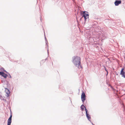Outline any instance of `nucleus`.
<instances>
[{
    "instance_id": "10",
    "label": "nucleus",
    "mask_w": 125,
    "mask_h": 125,
    "mask_svg": "<svg viewBox=\"0 0 125 125\" xmlns=\"http://www.w3.org/2000/svg\"><path fill=\"white\" fill-rule=\"evenodd\" d=\"M81 109H82V111H83L84 109V108H85V109L86 108L85 106L83 105H81Z\"/></svg>"
},
{
    "instance_id": "5",
    "label": "nucleus",
    "mask_w": 125,
    "mask_h": 125,
    "mask_svg": "<svg viewBox=\"0 0 125 125\" xmlns=\"http://www.w3.org/2000/svg\"><path fill=\"white\" fill-rule=\"evenodd\" d=\"M85 110L86 112V116L88 118V119L90 121L91 118V117L90 115H89L87 113L88 110H87L85 108Z\"/></svg>"
},
{
    "instance_id": "7",
    "label": "nucleus",
    "mask_w": 125,
    "mask_h": 125,
    "mask_svg": "<svg viewBox=\"0 0 125 125\" xmlns=\"http://www.w3.org/2000/svg\"><path fill=\"white\" fill-rule=\"evenodd\" d=\"M0 75H2L4 78H6L7 76V74L4 73L3 72H0Z\"/></svg>"
},
{
    "instance_id": "11",
    "label": "nucleus",
    "mask_w": 125,
    "mask_h": 125,
    "mask_svg": "<svg viewBox=\"0 0 125 125\" xmlns=\"http://www.w3.org/2000/svg\"><path fill=\"white\" fill-rule=\"evenodd\" d=\"M45 61L44 60H42L41 61V62H42V63L43 62H44Z\"/></svg>"
},
{
    "instance_id": "6",
    "label": "nucleus",
    "mask_w": 125,
    "mask_h": 125,
    "mask_svg": "<svg viewBox=\"0 0 125 125\" xmlns=\"http://www.w3.org/2000/svg\"><path fill=\"white\" fill-rule=\"evenodd\" d=\"M124 69L122 68L121 70L120 74L122 75V76L125 78V72L124 71Z\"/></svg>"
},
{
    "instance_id": "9",
    "label": "nucleus",
    "mask_w": 125,
    "mask_h": 125,
    "mask_svg": "<svg viewBox=\"0 0 125 125\" xmlns=\"http://www.w3.org/2000/svg\"><path fill=\"white\" fill-rule=\"evenodd\" d=\"M5 91L6 94H7V95L8 96L9 95L10 92V91H9V90L7 89H6Z\"/></svg>"
},
{
    "instance_id": "12",
    "label": "nucleus",
    "mask_w": 125,
    "mask_h": 125,
    "mask_svg": "<svg viewBox=\"0 0 125 125\" xmlns=\"http://www.w3.org/2000/svg\"><path fill=\"white\" fill-rule=\"evenodd\" d=\"M52 65H53V63L52 62Z\"/></svg>"
},
{
    "instance_id": "8",
    "label": "nucleus",
    "mask_w": 125,
    "mask_h": 125,
    "mask_svg": "<svg viewBox=\"0 0 125 125\" xmlns=\"http://www.w3.org/2000/svg\"><path fill=\"white\" fill-rule=\"evenodd\" d=\"M121 3V1L120 0H116L115 2V4L116 6H118L119 4H120Z\"/></svg>"
},
{
    "instance_id": "2",
    "label": "nucleus",
    "mask_w": 125,
    "mask_h": 125,
    "mask_svg": "<svg viewBox=\"0 0 125 125\" xmlns=\"http://www.w3.org/2000/svg\"><path fill=\"white\" fill-rule=\"evenodd\" d=\"M81 100L83 102H84L86 100V95L84 92L83 91L81 96Z\"/></svg>"
},
{
    "instance_id": "3",
    "label": "nucleus",
    "mask_w": 125,
    "mask_h": 125,
    "mask_svg": "<svg viewBox=\"0 0 125 125\" xmlns=\"http://www.w3.org/2000/svg\"><path fill=\"white\" fill-rule=\"evenodd\" d=\"M83 16L82 17V18L84 17L85 19V21L86 19L88 18L89 15L88 14H87V12H85V11L83 12Z\"/></svg>"
},
{
    "instance_id": "4",
    "label": "nucleus",
    "mask_w": 125,
    "mask_h": 125,
    "mask_svg": "<svg viewBox=\"0 0 125 125\" xmlns=\"http://www.w3.org/2000/svg\"><path fill=\"white\" fill-rule=\"evenodd\" d=\"M12 117V115L11 114L10 117L8 119V125H10L11 122V118Z\"/></svg>"
},
{
    "instance_id": "1",
    "label": "nucleus",
    "mask_w": 125,
    "mask_h": 125,
    "mask_svg": "<svg viewBox=\"0 0 125 125\" xmlns=\"http://www.w3.org/2000/svg\"><path fill=\"white\" fill-rule=\"evenodd\" d=\"M73 62L76 66L79 67L80 64L81 59L80 58L77 56L73 57Z\"/></svg>"
}]
</instances>
